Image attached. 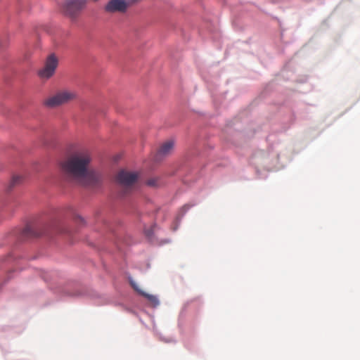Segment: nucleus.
<instances>
[{"label":"nucleus","mask_w":360,"mask_h":360,"mask_svg":"<svg viewBox=\"0 0 360 360\" xmlns=\"http://www.w3.org/2000/svg\"><path fill=\"white\" fill-rule=\"evenodd\" d=\"M91 158L88 152L72 153L60 162V173L64 179L74 184L97 187L102 181L101 175L90 167Z\"/></svg>","instance_id":"f257e3e1"},{"label":"nucleus","mask_w":360,"mask_h":360,"mask_svg":"<svg viewBox=\"0 0 360 360\" xmlns=\"http://www.w3.org/2000/svg\"><path fill=\"white\" fill-rule=\"evenodd\" d=\"M76 98L77 94L75 91L67 89H60L55 94L44 99L43 105L49 108H55L65 105Z\"/></svg>","instance_id":"f03ea898"},{"label":"nucleus","mask_w":360,"mask_h":360,"mask_svg":"<svg viewBox=\"0 0 360 360\" xmlns=\"http://www.w3.org/2000/svg\"><path fill=\"white\" fill-rule=\"evenodd\" d=\"M58 64L57 57L54 54L49 55L44 63V67L38 72L39 77L44 79L51 78L54 75Z\"/></svg>","instance_id":"7ed1b4c3"},{"label":"nucleus","mask_w":360,"mask_h":360,"mask_svg":"<svg viewBox=\"0 0 360 360\" xmlns=\"http://www.w3.org/2000/svg\"><path fill=\"white\" fill-rule=\"evenodd\" d=\"M137 179V173L127 170H121L116 176L117 181L123 187L125 192L128 188H132L135 185Z\"/></svg>","instance_id":"20e7f679"},{"label":"nucleus","mask_w":360,"mask_h":360,"mask_svg":"<svg viewBox=\"0 0 360 360\" xmlns=\"http://www.w3.org/2000/svg\"><path fill=\"white\" fill-rule=\"evenodd\" d=\"M87 0H66L63 6V11L70 17L75 16L86 6Z\"/></svg>","instance_id":"39448f33"},{"label":"nucleus","mask_w":360,"mask_h":360,"mask_svg":"<svg viewBox=\"0 0 360 360\" xmlns=\"http://www.w3.org/2000/svg\"><path fill=\"white\" fill-rule=\"evenodd\" d=\"M139 0H111L105 6L108 12H124L127 8Z\"/></svg>","instance_id":"423d86ee"},{"label":"nucleus","mask_w":360,"mask_h":360,"mask_svg":"<svg viewBox=\"0 0 360 360\" xmlns=\"http://www.w3.org/2000/svg\"><path fill=\"white\" fill-rule=\"evenodd\" d=\"M174 142L173 140H168L165 142L160 148L158 155L164 157L170 154L174 148Z\"/></svg>","instance_id":"0eeeda50"},{"label":"nucleus","mask_w":360,"mask_h":360,"mask_svg":"<svg viewBox=\"0 0 360 360\" xmlns=\"http://www.w3.org/2000/svg\"><path fill=\"white\" fill-rule=\"evenodd\" d=\"M131 284L132 287L134 288L135 290H136L137 292H139V294H141V295H143L145 297H146L155 306L158 304V303H159L158 302V298L155 296L151 295H148L147 293L143 292L140 289H139V288L136 286L135 283L133 282V281H131Z\"/></svg>","instance_id":"6e6552de"},{"label":"nucleus","mask_w":360,"mask_h":360,"mask_svg":"<svg viewBox=\"0 0 360 360\" xmlns=\"http://www.w3.org/2000/svg\"><path fill=\"white\" fill-rule=\"evenodd\" d=\"M43 234L44 233L37 232L30 226H27L22 231V235L27 237H37Z\"/></svg>","instance_id":"1a4fd4ad"},{"label":"nucleus","mask_w":360,"mask_h":360,"mask_svg":"<svg viewBox=\"0 0 360 360\" xmlns=\"http://www.w3.org/2000/svg\"><path fill=\"white\" fill-rule=\"evenodd\" d=\"M147 184L151 187H157L160 185V179L158 177H153L147 181Z\"/></svg>","instance_id":"9d476101"},{"label":"nucleus","mask_w":360,"mask_h":360,"mask_svg":"<svg viewBox=\"0 0 360 360\" xmlns=\"http://www.w3.org/2000/svg\"><path fill=\"white\" fill-rule=\"evenodd\" d=\"M22 176H14L11 181L10 187H13L16 184H19L22 181Z\"/></svg>","instance_id":"9b49d317"},{"label":"nucleus","mask_w":360,"mask_h":360,"mask_svg":"<svg viewBox=\"0 0 360 360\" xmlns=\"http://www.w3.org/2000/svg\"><path fill=\"white\" fill-rule=\"evenodd\" d=\"M79 219L81 221H83V219H82V218H80V217H79Z\"/></svg>","instance_id":"f8f14e48"}]
</instances>
